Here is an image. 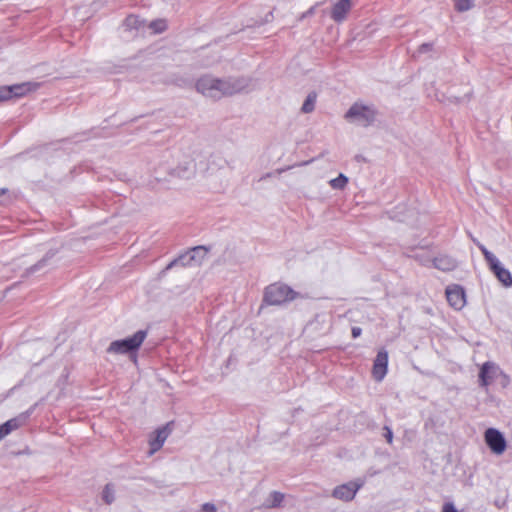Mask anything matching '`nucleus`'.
Returning a JSON list of instances; mask_svg holds the SVG:
<instances>
[{
	"mask_svg": "<svg viewBox=\"0 0 512 512\" xmlns=\"http://www.w3.org/2000/svg\"><path fill=\"white\" fill-rule=\"evenodd\" d=\"M249 84L250 79L246 77L221 79L207 74L197 79L195 88L203 96L219 100L243 92Z\"/></svg>",
	"mask_w": 512,
	"mask_h": 512,
	"instance_id": "nucleus-1",
	"label": "nucleus"
},
{
	"mask_svg": "<svg viewBox=\"0 0 512 512\" xmlns=\"http://www.w3.org/2000/svg\"><path fill=\"white\" fill-rule=\"evenodd\" d=\"M299 296L300 294L290 286L283 283H273L268 285L264 290L261 308L264 305L282 306L295 300Z\"/></svg>",
	"mask_w": 512,
	"mask_h": 512,
	"instance_id": "nucleus-2",
	"label": "nucleus"
},
{
	"mask_svg": "<svg viewBox=\"0 0 512 512\" xmlns=\"http://www.w3.org/2000/svg\"><path fill=\"white\" fill-rule=\"evenodd\" d=\"M147 337L146 330H138L132 336L115 340L110 343L107 353L111 354H133L136 359V352Z\"/></svg>",
	"mask_w": 512,
	"mask_h": 512,
	"instance_id": "nucleus-3",
	"label": "nucleus"
},
{
	"mask_svg": "<svg viewBox=\"0 0 512 512\" xmlns=\"http://www.w3.org/2000/svg\"><path fill=\"white\" fill-rule=\"evenodd\" d=\"M479 249L482 252L489 269L494 273L499 282L505 287H512V274L504 268L498 258L490 252L483 244H479Z\"/></svg>",
	"mask_w": 512,
	"mask_h": 512,
	"instance_id": "nucleus-4",
	"label": "nucleus"
},
{
	"mask_svg": "<svg viewBox=\"0 0 512 512\" xmlns=\"http://www.w3.org/2000/svg\"><path fill=\"white\" fill-rule=\"evenodd\" d=\"M376 114V110L372 106L354 103L345 113L344 117L348 121L357 122L367 127L375 121Z\"/></svg>",
	"mask_w": 512,
	"mask_h": 512,
	"instance_id": "nucleus-5",
	"label": "nucleus"
},
{
	"mask_svg": "<svg viewBox=\"0 0 512 512\" xmlns=\"http://www.w3.org/2000/svg\"><path fill=\"white\" fill-rule=\"evenodd\" d=\"M484 440L489 449L496 455L503 454L507 448L503 433L496 428H488L484 433Z\"/></svg>",
	"mask_w": 512,
	"mask_h": 512,
	"instance_id": "nucleus-6",
	"label": "nucleus"
},
{
	"mask_svg": "<svg viewBox=\"0 0 512 512\" xmlns=\"http://www.w3.org/2000/svg\"><path fill=\"white\" fill-rule=\"evenodd\" d=\"M208 252V249L205 246H196L183 254H180L177 258L173 259L164 269V271H168L175 266H192L194 265V261H196L195 253H201V257L204 258Z\"/></svg>",
	"mask_w": 512,
	"mask_h": 512,
	"instance_id": "nucleus-7",
	"label": "nucleus"
},
{
	"mask_svg": "<svg viewBox=\"0 0 512 512\" xmlns=\"http://www.w3.org/2000/svg\"><path fill=\"white\" fill-rule=\"evenodd\" d=\"M30 82L0 87V102L7 101L13 97H22L31 91Z\"/></svg>",
	"mask_w": 512,
	"mask_h": 512,
	"instance_id": "nucleus-8",
	"label": "nucleus"
},
{
	"mask_svg": "<svg viewBox=\"0 0 512 512\" xmlns=\"http://www.w3.org/2000/svg\"><path fill=\"white\" fill-rule=\"evenodd\" d=\"M446 298L449 305L456 310H461L466 303L465 290L457 284L446 288Z\"/></svg>",
	"mask_w": 512,
	"mask_h": 512,
	"instance_id": "nucleus-9",
	"label": "nucleus"
},
{
	"mask_svg": "<svg viewBox=\"0 0 512 512\" xmlns=\"http://www.w3.org/2000/svg\"><path fill=\"white\" fill-rule=\"evenodd\" d=\"M362 487V483L349 482L334 488L332 496L343 501H351L354 499L357 491Z\"/></svg>",
	"mask_w": 512,
	"mask_h": 512,
	"instance_id": "nucleus-10",
	"label": "nucleus"
},
{
	"mask_svg": "<svg viewBox=\"0 0 512 512\" xmlns=\"http://www.w3.org/2000/svg\"><path fill=\"white\" fill-rule=\"evenodd\" d=\"M388 353L385 349L378 351L373 363L372 375L375 381L380 382L387 373Z\"/></svg>",
	"mask_w": 512,
	"mask_h": 512,
	"instance_id": "nucleus-11",
	"label": "nucleus"
},
{
	"mask_svg": "<svg viewBox=\"0 0 512 512\" xmlns=\"http://www.w3.org/2000/svg\"><path fill=\"white\" fill-rule=\"evenodd\" d=\"M500 368L494 362L487 361L483 363L479 372V382L483 387L490 385L500 373Z\"/></svg>",
	"mask_w": 512,
	"mask_h": 512,
	"instance_id": "nucleus-12",
	"label": "nucleus"
},
{
	"mask_svg": "<svg viewBox=\"0 0 512 512\" xmlns=\"http://www.w3.org/2000/svg\"><path fill=\"white\" fill-rule=\"evenodd\" d=\"M196 173V166L193 160H187L180 163L177 167L169 171V175L173 178L191 179Z\"/></svg>",
	"mask_w": 512,
	"mask_h": 512,
	"instance_id": "nucleus-13",
	"label": "nucleus"
},
{
	"mask_svg": "<svg viewBox=\"0 0 512 512\" xmlns=\"http://www.w3.org/2000/svg\"><path fill=\"white\" fill-rule=\"evenodd\" d=\"M351 9V3L350 0H338L334 3L332 10H331V18L335 22H342L345 18L347 13Z\"/></svg>",
	"mask_w": 512,
	"mask_h": 512,
	"instance_id": "nucleus-14",
	"label": "nucleus"
},
{
	"mask_svg": "<svg viewBox=\"0 0 512 512\" xmlns=\"http://www.w3.org/2000/svg\"><path fill=\"white\" fill-rule=\"evenodd\" d=\"M433 266L441 271H452L457 267V261L448 255H439L433 259Z\"/></svg>",
	"mask_w": 512,
	"mask_h": 512,
	"instance_id": "nucleus-15",
	"label": "nucleus"
},
{
	"mask_svg": "<svg viewBox=\"0 0 512 512\" xmlns=\"http://www.w3.org/2000/svg\"><path fill=\"white\" fill-rule=\"evenodd\" d=\"M170 428L169 424L166 426H163L162 428L157 429L156 431V437L152 440H150V448L151 453H154L162 448L165 440L167 439L168 435L170 434Z\"/></svg>",
	"mask_w": 512,
	"mask_h": 512,
	"instance_id": "nucleus-16",
	"label": "nucleus"
},
{
	"mask_svg": "<svg viewBox=\"0 0 512 512\" xmlns=\"http://www.w3.org/2000/svg\"><path fill=\"white\" fill-rule=\"evenodd\" d=\"M55 254L56 251L49 250L41 260H39L36 264L30 266L25 270L23 277H29L30 275L40 271L47 265L48 261L55 256Z\"/></svg>",
	"mask_w": 512,
	"mask_h": 512,
	"instance_id": "nucleus-17",
	"label": "nucleus"
},
{
	"mask_svg": "<svg viewBox=\"0 0 512 512\" xmlns=\"http://www.w3.org/2000/svg\"><path fill=\"white\" fill-rule=\"evenodd\" d=\"M285 499V494L279 491H272L268 498L263 503V507L266 509H274L282 506Z\"/></svg>",
	"mask_w": 512,
	"mask_h": 512,
	"instance_id": "nucleus-18",
	"label": "nucleus"
},
{
	"mask_svg": "<svg viewBox=\"0 0 512 512\" xmlns=\"http://www.w3.org/2000/svg\"><path fill=\"white\" fill-rule=\"evenodd\" d=\"M101 498L103 502L107 505H111L114 503L116 499V490L115 485L113 483H107L102 490Z\"/></svg>",
	"mask_w": 512,
	"mask_h": 512,
	"instance_id": "nucleus-19",
	"label": "nucleus"
},
{
	"mask_svg": "<svg viewBox=\"0 0 512 512\" xmlns=\"http://www.w3.org/2000/svg\"><path fill=\"white\" fill-rule=\"evenodd\" d=\"M143 21L136 15H129L123 22V27L127 31L138 30L143 26Z\"/></svg>",
	"mask_w": 512,
	"mask_h": 512,
	"instance_id": "nucleus-20",
	"label": "nucleus"
},
{
	"mask_svg": "<svg viewBox=\"0 0 512 512\" xmlns=\"http://www.w3.org/2000/svg\"><path fill=\"white\" fill-rule=\"evenodd\" d=\"M316 99L317 94L315 92L309 93L301 107V111L305 114L313 112L315 109Z\"/></svg>",
	"mask_w": 512,
	"mask_h": 512,
	"instance_id": "nucleus-21",
	"label": "nucleus"
},
{
	"mask_svg": "<svg viewBox=\"0 0 512 512\" xmlns=\"http://www.w3.org/2000/svg\"><path fill=\"white\" fill-rule=\"evenodd\" d=\"M348 178L344 174H339L338 177L330 180L329 184L333 189L342 190L346 187Z\"/></svg>",
	"mask_w": 512,
	"mask_h": 512,
	"instance_id": "nucleus-22",
	"label": "nucleus"
},
{
	"mask_svg": "<svg viewBox=\"0 0 512 512\" xmlns=\"http://www.w3.org/2000/svg\"><path fill=\"white\" fill-rule=\"evenodd\" d=\"M454 5L457 11L465 12L474 6V0H454Z\"/></svg>",
	"mask_w": 512,
	"mask_h": 512,
	"instance_id": "nucleus-23",
	"label": "nucleus"
},
{
	"mask_svg": "<svg viewBox=\"0 0 512 512\" xmlns=\"http://www.w3.org/2000/svg\"><path fill=\"white\" fill-rule=\"evenodd\" d=\"M4 430L9 434L15 429H18L21 426V421L19 418H12L5 423L1 424Z\"/></svg>",
	"mask_w": 512,
	"mask_h": 512,
	"instance_id": "nucleus-24",
	"label": "nucleus"
},
{
	"mask_svg": "<svg viewBox=\"0 0 512 512\" xmlns=\"http://www.w3.org/2000/svg\"><path fill=\"white\" fill-rule=\"evenodd\" d=\"M149 27L154 30L155 33H162L166 30L167 24L165 20L159 19L154 20L149 24Z\"/></svg>",
	"mask_w": 512,
	"mask_h": 512,
	"instance_id": "nucleus-25",
	"label": "nucleus"
},
{
	"mask_svg": "<svg viewBox=\"0 0 512 512\" xmlns=\"http://www.w3.org/2000/svg\"><path fill=\"white\" fill-rule=\"evenodd\" d=\"M202 512H217V507L214 503L206 502L201 505Z\"/></svg>",
	"mask_w": 512,
	"mask_h": 512,
	"instance_id": "nucleus-26",
	"label": "nucleus"
},
{
	"mask_svg": "<svg viewBox=\"0 0 512 512\" xmlns=\"http://www.w3.org/2000/svg\"><path fill=\"white\" fill-rule=\"evenodd\" d=\"M433 49V43H423L419 46L417 53L423 54L432 51Z\"/></svg>",
	"mask_w": 512,
	"mask_h": 512,
	"instance_id": "nucleus-27",
	"label": "nucleus"
},
{
	"mask_svg": "<svg viewBox=\"0 0 512 512\" xmlns=\"http://www.w3.org/2000/svg\"><path fill=\"white\" fill-rule=\"evenodd\" d=\"M384 430V438L386 439V441L389 443V444H392L393 442V432L391 430V428L389 426H384L383 428Z\"/></svg>",
	"mask_w": 512,
	"mask_h": 512,
	"instance_id": "nucleus-28",
	"label": "nucleus"
},
{
	"mask_svg": "<svg viewBox=\"0 0 512 512\" xmlns=\"http://www.w3.org/2000/svg\"><path fill=\"white\" fill-rule=\"evenodd\" d=\"M442 512H458L453 503H445Z\"/></svg>",
	"mask_w": 512,
	"mask_h": 512,
	"instance_id": "nucleus-29",
	"label": "nucleus"
},
{
	"mask_svg": "<svg viewBox=\"0 0 512 512\" xmlns=\"http://www.w3.org/2000/svg\"><path fill=\"white\" fill-rule=\"evenodd\" d=\"M314 13H315V7L313 6V7L309 8L306 12L302 13L299 19L303 20L309 16H312Z\"/></svg>",
	"mask_w": 512,
	"mask_h": 512,
	"instance_id": "nucleus-30",
	"label": "nucleus"
},
{
	"mask_svg": "<svg viewBox=\"0 0 512 512\" xmlns=\"http://www.w3.org/2000/svg\"><path fill=\"white\" fill-rule=\"evenodd\" d=\"M351 333L353 338H357L361 335L362 329L358 326H354L352 327Z\"/></svg>",
	"mask_w": 512,
	"mask_h": 512,
	"instance_id": "nucleus-31",
	"label": "nucleus"
},
{
	"mask_svg": "<svg viewBox=\"0 0 512 512\" xmlns=\"http://www.w3.org/2000/svg\"><path fill=\"white\" fill-rule=\"evenodd\" d=\"M273 18V12L270 11L266 16H265V19L260 23V24H264V23H268L272 20Z\"/></svg>",
	"mask_w": 512,
	"mask_h": 512,
	"instance_id": "nucleus-32",
	"label": "nucleus"
},
{
	"mask_svg": "<svg viewBox=\"0 0 512 512\" xmlns=\"http://www.w3.org/2000/svg\"><path fill=\"white\" fill-rule=\"evenodd\" d=\"M8 433L4 430L3 426L0 425V441L6 436Z\"/></svg>",
	"mask_w": 512,
	"mask_h": 512,
	"instance_id": "nucleus-33",
	"label": "nucleus"
},
{
	"mask_svg": "<svg viewBox=\"0 0 512 512\" xmlns=\"http://www.w3.org/2000/svg\"><path fill=\"white\" fill-rule=\"evenodd\" d=\"M196 261H194V264H200L201 261L204 259L201 257V253H195Z\"/></svg>",
	"mask_w": 512,
	"mask_h": 512,
	"instance_id": "nucleus-34",
	"label": "nucleus"
},
{
	"mask_svg": "<svg viewBox=\"0 0 512 512\" xmlns=\"http://www.w3.org/2000/svg\"><path fill=\"white\" fill-rule=\"evenodd\" d=\"M271 176H272V173H266L265 175H263V176L260 178V181L265 180V179H267V178H269V177H271Z\"/></svg>",
	"mask_w": 512,
	"mask_h": 512,
	"instance_id": "nucleus-35",
	"label": "nucleus"
},
{
	"mask_svg": "<svg viewBox=\"0 0 512 512\" xmlns=\"http://www.w3.org/2000/svg\"><path fill=\"white\" fill-rule=\"evenodd\" d=\"M7 192H8L7 188H1L0 189V196L6 194Z\"/></svg>",
	"mask_w": 512,
	"mask_h": 512,
	"instance_id": "nucleus-36",
	"label": "nucleus"
},
{
	"mask_svg": "<svg viewBox=\"0 0 512 512\" xmlns=\"http://www.w3.org/2000/svg\"><path fill=\"white\" fill-rule=\"evenodd\" d=\"M472 241L476 244V246L479 248V244H481L476 238L472 237Z\"/></svg>",
	"mask_w": 512,
	"mask_h": 512,
	"instance_id": "nucleus-37",
	"label": "nucleus"
},
{
	"mask_svg": "<svg viewBox=\"0 0 512 512\" xmlns=\"http://www.w3.org/2000/svg\"><path fill=\"white\" fill-rule=\"evenodd\" d=\"M284 170L283 169H279L277 172L280 174L282 173Z\"/></svg>",
	"mask_w": 512,
	"mask_h": 512,
	"instance_id": "nucleus-38",
	"label": "nucleus"
}]
</instances>
